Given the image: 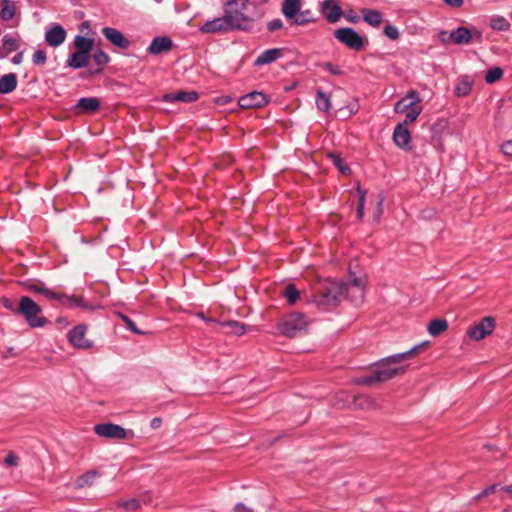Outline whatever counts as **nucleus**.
I'll return each mask as SVG.
<instances>
[{
  "label": "nucleus",
  "mask_w": 512,
  "mask_h": 512,
  "mask_svg": "<svg viewBox=\"0 0 512 512\" xmlns=\"http://www.w3.org/2000/svg\"><path fill=\"white\" fill-rule=\"evenodd\" d=\"M417 349V347H413L409 351L404 353L395 354L389 356L382 361H380L376 368L374 369L377 374V380L379 382H385L389 379H392L398 375L405 373L406 367H392L393 364L401 363L413 356V352Z\"/></svg>",
  "instance_id": "obj_1"
},
{
  "label": "nucleus",
  "mask_w": 512,
  "mask_h": 512,
  "mask_svg": "<svg viewBox=\"0 0 512 512\" xmlns=\"http://www.w3.org/2000/svg\"><path fill=\"white\" fill-rule=\"evenodd\" d=\"M250 0H231L224 6V12L233 30L246 29L251 17L249 15Z\"/></svg>",
  "instance_id": "obj_2"
},
{
  "label": "nucleus",
  "mask_w": 512,
  "mask_h": 512,
  "mask_svg": "<svg viewBox=\"0 0 512 512\" xmlns=\"http://www.w3.org/2000/svg\"><path fill=\"white\" fill-rule=\"evenodd\" d=\"M17 314L24 317L28 325L32 328L43 327L48 320L42 316V308L28 296H22L17 306Z\"/></svg>",
  "instance_id": "obj_3"
},
{
  "label": "nucleus",
  "mask_w": 512,
  "mask_h": 512,
  "mask_svg": "<svg viewBox=\"0 0 512 512\" xmlns=\"http://www.w3.org/2000/svg\"><path fill=\"white\" fill-rule=\"evenodd\" d=\"M24 286L26 287V289L28 291L41 294L48 300H57L62 305L66 306V307H69V308L78 307V306L84 307L83 299L81 297H77L74 295L68 296L65 294L56 293V292L50 290L49 288H47L45 286V284L42 282L25 283Z\"/></svg>",
  "instance_id": "obj_4"
},
{
  "label": "nucleus",
  "mask_w": 512,
  "mask_h": 512,
  "mask_svg": "<svg viewBox=\"0 0 512 512\" xmlns=\"http://www.w3.org/2000/svg\"><path fill=\"white\" fill-rule=\"evenodd\" d=\"M344 299V285L341 282H330L314 296V302L324 308H332Z\"/></svg>",
  "instance_id": "obj_5"
},
{
  "label": "nucleus",
  "mask_w": 512,
  "mask_h": 512,
  "mask_svg": "<svg viewBox=\"0 0 512 512\" xmlns=\"http://www.w3.org/2000/svg\"><path fill=\"white\" fill-rule=\"evenodd\" d=\"M420 97L414 90H410L405 97L399 100L395 106L396 113H406L404 122L412 123L422 112V107L419 105Z\"/></svg>",
  "instance_id": "obj_6"
},
{
  "label": "nucleus",
  "mask_w": 512,
  "mask_h": 512,
  "mask_svg": "<svg viewBox=\"0 0 512 512\" xmlns=\"http://www.w3.org/2000/svg\"><path fill=\"white\" fill-rule=\"evenodd\" d=\"M308 319L300 312H293L284 316L278 325L281 333L286 337H295L308 327Z\"/></svg>",
  "instance_id": "obj_7"
},
{
  "label": "nucleus",
  "mask_w": 512,
  "mask_h": 512,
  "mask_svg": "<svg viewBox=\"0 0 512 512\" xmlns=\"http://www.w3.org/2000/svg\"><path fill=\"white\" fill-rule=\"evenodd\" d=\"M344 285V299L348 298L353 304L363 303L365 297L366 280L363 277L351 276L348 283Z\"/></svg>",
  "instance_id": "obj_8"
},
{
  "label": "nucleus",
  "mask_w": 512,
  "mask_h": 512,
  "mask_svg": "<svg viewBox=\"0 0 512 512\" xmlns=\"http://www.w3.org/2000/svg\"><path fill=\"white\" fill-rule=\"evenodd\" d=\"M334 37L339 42L355 51L362 50L366 43V40L350 27L335 30Z\"/></svg>",
  "instance_id": "obj_9"
},
{
  "label": "nucleus",
  "mask_w": 512,
  "mask_h": 512,
  "mask_svg": "<svg viewBox=\"0 0 512 512\" xmlns=\"http://www.w3.org/2000/svg\"><path fill=\"white\" fill-rule=\"evenodd\" d=\"M495 325V319L491 316H486L468 328L467 336L471 340L480 341L493 333Z\"/></svg>",
  "instance_id": "obj_10"
},
{
  "label": "nucleus",
  "mask_w": 512,
  "mask_h": 512,
  "mask_svg": "<svg viewBox=\"0 0 512 512\" xmlns=\"http://www.w3.org/2000/svg\"><path fill=\"white\" fill-rule=\"evenodd\" d=\"M333 404L338 408L355 405L359 409H365L372 405V401L365 396H352L347 392H339L334 396Z\"/></svg>",
  "instance_id": "obj_11"
},
{
  "label": "nucleus",
  "mask_w": 512,
  "mask_h": 512,
  "mask_svg": "<svg viewBox=\"0 0 512 512\" xmlns=\"http://www.w3.org/2000/svg\"><path fill=\"white\" fill-rule=\"evenodd\" d=\"M481 37V33L475 28L469 29L461 26L450 31V39H452V43L456 45H468L474 39L481 41Z\"/></svg>",
  "instance_id": "obj_12"
},
{
  "label": "nucleus",
  "mask_w": 512,
  "mask_h": 512,
  "mask_svg": "<svg viewBox=\"0 0 512 512\" xmlns=\"http://www.w3.org/2000/svg\"><path fill=\"white\" fill-rule=\"evenodd\" d=\"M87 326L80 324L70 330L68 340L75 348L90 349L93 346V341L86 337Z\"/></svg>",
  "instance_id": "obj_13"
},
{
  "label": "nucleus",
  "mask_w": 512,
  "mask_h": 512,
  "mask_svg": "<svg viewBox=\"0 0 512 512\" xmlns=\"http://www.w3.org/2000/svg\"><path fill=\"white\" fill-rule=\"evenodd\" d=\"M94 430L98 436L104 438L125 439L127 437V431L123 427L112 423L98 424Z\"/></svg>",
  "instance_id": "obj_14"
},
{
  "label": "nucleus",
  "mask_w": 512,
  "mask_h": 512,
  "mask_svg": "<svg viewBox=\"0 0 512 512\" xmlns=\"http://www.w3.org/2000/svg\"><path fill=\"white\" fill-rule=\"evenodd\" d=\"M229 30H233L232 27H230L229 20L224 13L222 17L214 18L213 20L206 21L203 25L200 27V31L202 33H223L227 32Z\"/></svg>",
  "instance_id": "obj_15"
},
{
  "label": "nucleus",
  "mask_w": 512,
  "mask_h": 512,
  "mask_svg": "<svg viewBox=\"0 0 512 512\" xmlns=\"http://www.w3.org/2000/svg\"><path fill=\"white\" fill-rule=\"evenodd\" d=\"M268 102L265 94L261 92H250L239 98L238 103L241 108L251 109L260 108Z\"/></svg>",
  "instance_id": "obj_16"
},
{
  "label": "nucleus",
  "mask_w": 512,
  "mask_h": 512,
  "mask_svg": "<svg viewBox=\"0 0 512 512\" xmlns=\"http://www.w3.org/2000/svg\"><path fill=\"white\" fill-rule=\"evenodd\" d=\"M66 36V31L61 25L53 24L45 32V41L51 47H58L65 41Z\"/></svg>",
  "instance_id": "obj_17"
},
{
  "label": "nucleus",
  "mask_w": 512,
  "mask_h": 512,
  "mask_svg": "<svg viewBox=\"0 0 512 512\" xmlns=\"http://www.w3.org/2000/svg\"><path fill=\"white\" fill-rule=\"evenodd\" d=\"M321 10L330 23H336L343 15L337 0H324L321 4Z\"/></svg>",
  "instance_id": "obj_18"
},
{
  "label": "nucleus",
  "mask_w": 512,
  "mask_h": 512,
  "mask_svg": "<svg viewBox=\"0 0 512 512\" xmlns=\"http://www.w3.org/2000/svg\"><path fill=\"white\" fill-rule=\"evenodd\" d=\"M408 124L409 123L403 121L402 123H399L394 129V142L401 149H409L411 136L407 128Z\"/></svg>",
  "instance_id": "obj_19"
},
{
  "label": "nucleus",
  "mask_w": 512,
  "mask_h": 512,
  "mask_svg": "<svg viewBox=\"0 0 512 512\" xmlns=\"http://www.w3.org/2000/svg\"><path fill=\"white\" fill-rule=\"evenodd\" d=\"M102 33L105 38L112 43L114 46H117L122 49H126L129 47L130 42L127 40L124 35L117 29L111 27H104L102 29Z\"/></svg>",
  "instance_id": "obj_20"
},
{
  "label": "nucleus",
  "mask_w": 512,
  "mask_h": 512,
  "mask_svg": "<svg viewBox=\"0 0 512 512\" xmlns=\"http://www.w3.org/2000/svg\"><path fill=\"white\" fill-rule=\"evenodd\" d=\"M100 100L97 97H83L75 105L77 113H94L100 108Z\"/></svg>",
  "instance_id": "obj_21"
},
{
  "label": "nucleus",
  "mask_w": 512,
  "mask_h": 512,
  "mask_svg": "<svg viewBox=\"0 0 512 512\" xmlns=\"http://www.w3.org/2000/svg\"><path fill=\"white\" fill-rule=\"evenodd\" d=\"M198 99V94L195 91H178L175 93H167L163 96V101L174 102L180 101L190 103Z\"/></svg>",
  "instance_id": "obj_22"
},
{
  "label": "nucleus",
  "mask_w": 512,
  "mask_h": 512,
  "mask_svg": "<svg viewBox=\"0 0 512 512\" xmlns=\"http://www.w3.org/2000/svg\"><path fill=\"white\" fill-rule=\"evenodd\" d=\"M172 48V41L168 37H156L152 40L148 51L150 54L157 55L168 52Z\"/></svg>",
  "instance_id": "obj_23"
},
{
  "label": "nucleus",
  "mask_w": 512,
  "mask_h": 512,
  "mask_svg": "<svg viewBox=\"0 0 512 512\" xmlns=\"http://www.w3.org/2000/svg\"><path fill=\"white\" fill-rule=\"evenodd\" d=\"M282 56V50L279 48L268 49L262 52L255 60L254 64L256 66H262L266 64H270L276 61L278 58Z\"/></svg>",
  "instance_id": "obj_24"
},
{
  "label": "nucleus",
  "mask_w": 512,
  "mask_h": 512,
  "mask_svg": "<svg viewBox=\"0 0 512 512\" xmlns=\"http://www.w3.org/2000/svg\"><path fill=\"white\" fill-rule=\"evenodd\" d=\"M302 8L301 0H283L282 13L287 20H292Z\"/></svg>",
  "instance_id": "obj_25"
},
{
  "label": "nucleus",
  "mask_w": 512,
  "mask_h": 512,
  "mask_svg": "<svg viewBox=\"0 0 512 512\" xmlns=\"http://www.w3.org/2000/svg\"><path fill=\"white\" fill-rule=\"evenodd\" d=\"M89 60L90 54L77 51L69 56L67 65L73 69H80L86 67L89 63Z\"/></svg>",
  "instance_id": "obj_26"
},
{
  "label": "nucleus",
  "mask_w": 512,
  "mask_h": 512,
  "mask_svg": "<svg viewBox=\"0 0 512 512\" xmlns=\"http://www.w3.org/2000/svg\"><path fill=\"white\" fill-rule=\"evenodd\" d=\"M17 86V77L14 73H9L0 78V93L8 94L15 90Z\"/></svg>",
  "instance_id": "obj_27"
},
{
  "label": "nucleus",
  "mask_w": 512,
  "mask_h": 512,
  "mask_svg": "<svg viewBox=\"0 0 512 512\" xmlns=\"http://www.w3.org/2000/svg\"><path fill=\"white\" fill-rule=\"evenodd\" d=\"M0 18L3 21H10L16 13V4L12 0H0Z\"/></svg>",
  "instance_id": "obj_28"
},
{
  "label": "nucleus",
  "mask_w": 512,
  "mask_h": 512,
  "mask_svg": "<svg viewBox=\"0 0 512 512\" xmlns=\"http://www.w3.org/2000/svg\"><path fill=\"white\" fill-rule=\"evenodd\" d=\"M472 85V80L468 76H464L455 86L454 93L459 97L467 96L471 92Z\"/></svg>",
  "instance_id": "obj_29"
},
{
  "label": "nucleus",
  "mask_w": 512,
  "mask_h": 512,
  "mask_svg": "<svg viewBox=\"0 0 512 512\" xmlns=\"http://www.w3.org/2000/svg\"><path fill=\"white\" fill-rule=\"evenodd\" d=\"M93 44V39L84 36L78 35L74 39V46L78 52L90 54V51L93 48Z\"/></svg>",
  "instance_id": "obj_30"
},
{
  "label": "nucleus",
  "mask_w": 512,
  "mask_h": 512,
  "mask_svg": "<svg viewBox=\"0 0 512 512\" xmlns=\"http://www.w3.org/2000/svg\"><path fill=\"white\" fill-rule=\"evenodd\" d=\"M362 14L364 21L373 27L378 26L382 22V14L378 10L363 9Z\"/></svg>",
  "instance_id": "obj_31"
},
{
  "label": "nucleus",
  "mask_w": 512,
  "mask_h": 512,
  "mask_svg": "<svg viewBox=\"0 0 512 512\" xmlns=\"http://www.w3.org/2000/svg\"><path fill=\"white\" fill-rule=\"evenodd\" d=\"M448 323L445 319H434L428 324V332L431 336H438L446 331Z\"/></svg>",
  "instance_id": "obj_32"
},
{
  "label": "nucleus",
  "mask_w": 512,
  "mask_h": 512,
  "mask_svg": "<svg viewBox=\"0 0 512 512\" xmlns=\"http://www.w3.org/2000/svg\"><path fill=\"white\" fill-rule=\"evenodd\" d=\"M281 295L292 305L296 303L297 299L300 297V292L293 284H288L283 291H281Z\"/></svg>",
  "instance_id": "obj_33"
},
{
  "label": "nucleus",
  "mask_w": 512,
  "mask_h": 512,
  "mask_svg": "<svg viewBox=\"0 0 512 512\" xmlns=\"http://www.w3.org/2000/svg\"><path fill=\"white\" fill-rule=\"evenodd\" d=\"M221 326L227 327L229 329V333L241 336L245 333V325L238 321H224L219 323Z\"/></svg>",
  "instance_id": "obj_34"
},
{
  "label": "nucleus",
  "mask_w": 512,
  "mask_h": 512,
  "mask_svg": "<svg viewBox=\"0 0 512 512\" xmlns=\"http://www.w3.org/2000/svg\"><path fill=\"white\" fill-rule=\"evenodd\" d=\"M328 158L331 160L333 165L344 175L350 174V168L345 164L344 160L340 157V155L335 153H329Z\"/></svg>",
  "instance_id": "obj_35"
},
{
  "label": "nucleus",
  "mask_w": 512,
  "mask_h": 512,
  "mask_svg": "<svg viewBox=\"0 0 512 512\" xmlns=\"http://www.w3.org/2000/svg\"><path fill=\"white\" fill-rule=\"evenodd\" d=\"M316 106L320 111L327 112L330 109V98L321 90L316 93Z\"/></svg>",
  "instance_id": "obj_36"
},
{
  "label": "nucleus",
  "mask_w": 512,
  "mask_h": 512,
  "mask_svg": "<svg viewBox=\"0 0 512 512\" xmlns=\"http://www.w3.org/2000/svg\"><path fill=\"white\" fill-rule=\"evenodd\" d=\"M493 30L507 31L510 28L509 21L503 16H494L490 21Z\"/></svg>",
  "instance_id": "obj_37"
},
{
  "label": "nucleus",
  "mask_w": 512,
  "mask_h": 512,
  "mask_svg": "<svg viewBox=\"0 0 512 512\" xmlns=\"http://www.w3.org/2000/svg\"><path fill=\"white\" fill-rule=\"evenodd\" d=\"M314 18L312 12L310 10L300 11L294 18H292L291 22L296 25H305L307 23L313 22Z\"/></svg>",
  "instance_id": "obj_38"
},
{
  "label": "nucleus",
  "mask_w": 512,
  "mask_h": 512,
  "mask_svg": "<svg viewBox=\"0 0 512 512\" xmlns=\"http://www.w3.org/2000/svg\"><path fill=\"white\" fill-rule=\"evenodd\" d=\"M97 473L95 471H89L78 478L76 481V488L81 489L86 486H91Z\"/></svg>",
  "instance_id": "obj_39"
},
{
  "label": "nucleus",
  "mask_w": 512,
  "mask_h": 512,
  "mask_svg": "<svg viewBox=\"0 0 512 512\" xmlns=\"http://www.w3.org/2000/svg\"><path fill=\"white\" fill-rule=\"evenodd\" d=\"M2 46H4V49L13 52L19 48V42L15 36L6 34L2 38Z\"/></svg>",
  "instance_id": "obj_40"
},
{
  "label": "nucleus",
  "mask_w": 512,
  "mask_h": 512,
  "mask_svg": "<svg viewBox=\"0 0 512 512\" xmlns=\"http://www.w3.org/2000/svg\"><path fill=\"white\" fill-rule=\"evenodd\" d=\"M503 76V70L500 67H494L487 71L485 81L488 84H493L500 80Z\"/></svg>",
  "instance_id": "obj_41"
},
{
  "label": "nucleus",
  "mask_w": 512,
  "mask_h": 512,
  "mask_svg": "<svg viewBox=\"0 0 512 512\" xmlns=\"http://www.w3.org/2000/svg\"><path fill=\"white\" fill-rule=\"evenodd\" d=\"M354 383L357 385L371 386V385H374V384L380 383V382H379V380H377V374L374 370L370 376L356 378L354 380Z\"/></svg>",
  "instance_id": "obj_42"
},
{
  "label": "nucleus",
  "mask_w": 512,
  "mask_h": 512,
  "mask_svg": "<svg viewBox=\"0 0 512 512\" xmlns=\"http://www.w3.org/2000/svg\"><path fill=\"white\" fill-rule=\"evenodd\" d=\"M118 506L123 507L127 511H136L140 507V502L133 498L126 501H120Z\"/></svg>",
  "instance_id": "obj_43"
},
{
  "label": "nucleus",
  "mask_w": 512,
  "mask_h": 512,
  "mask_svg": "<svg viewBox=\"0 0 512 512\" xmlns=\"http://www.w3.org/2000/svg\"><path fill=\"white\" fill-rule=\"evenodd\" d=\"M120 318L126 325L127 329H129L130 331H132L133 333L138 334V335L144 334L143 331L139 330L136 327L135 323L129 317H127L126 315L120 314Z\"/></svg>",
  "instance_id": "obj_44"
},
{
  "label": "nucleus",
  "mask_w": 512,
  "mask_h": 512,
  "mask_svg": "<svg viewBox=\"0 0 512 512\" xmlns=\"http://www.w3.org/2000/svg\"><path fill=\"white\" fill-rule=\"evenodd\" d=\"M93 59H94L95 63L100 66H104L109 62V56L104 51H101V50L96 51L93 54Z\"/></svg>",
  "instance_id": "obj_45"
},
{
  "label": "nucleus",
  "mask_w": 512,
  "mask_h": 512,
  "mask_svg": "<svg viewBox=\"0 0 512 512\" xmlns=\"http://www.w3.org/2000/svg\"><path fill=\"white\" fill-rule=\"evenodd\" d=\"M384 34L391 40H396L399 37L398 29L392 25H387L384 27Z\"/></svg>",
  "instance_id": "obj_46"
},
{
  "label": "nucleus",
  "mask_w": 512,
  "mask_h": 512,
  "mask_svg": "<svg viewBox=\"0 0 512 512\" xmlns=\"http://www.w3.org/2000/svg\"><path fill=\"white\" fill-rule=\"evenodd\" d=\"M33 63L36 64V65H41V64H44L47 60V56H46V53L44 50H37L34 54H33Z\"/></svg>",
  "instance_id": "obj_47"
},
{
  "label": "nucleus",
  "mask_w": 512,
  "mask_h": 512,
  "mask_svg": "<svg viewBox=\"0 0 512 512\" xmlns=\"http://www.w3.org/2000/svg\"><path fill=\"white\" fill-rule=\"evenodd\" d=\"M19 458L14 453L10 452L4 459V463L8 466H17Z\"/></svg>",
  "instance_id": "obj_48"
},
{
  "label": "nucleus",
  "mask_w": 512,
  "mask_h": 512,
  "mask_svg": "<svg viewBox=\"0 0 512 512\" xmlns=\"http://www.w3.org/2000/svg\"><path fill=\"white\" fill-rule=\"evenodd\" d=\"M267 27L269 31L273 32L281 29L283 27V22L280 19H273L268 23Z\"/></svg>",
  "instance_id": "obj_49"
},
{
  "label": "nucleus",
  "mask_w": 512,
  "mask_h": 512,
  "mask_svg": "<svg viewBox=\"0 0 512 512\" xmlns=\"http://www.w3.org/2000/svg\"><path fill=\"white\" fill-rule=\"evenodd\" d=\"M496 488H497V485H495V484H494V485H491V486H489V487H487V488H486V489H484V490H483L479 495H477V496L475 497V499H476V500H479V499H480V498H482V497H485V496L490 495L491 493H494V492H495V490H496Z\"/></svg>",
  "instance_id": "obj_50"
},
{
  "label": "nucleus",
  "mask_w": 512,
  "mask_h": 512,
  "mask_svg": "<svg viewBox=\"0 0 512 512\" xmlns=\"http://www.w3.org/2000/svg\"><path fill=\"white\" fill-rule=\"evenodd\" d=\"M439 41L443 44L452 43V39H450V32L440 31L439 32Z\"/></svg>",
  "instance_id": "obj_51"
},
{
  "label": "nucleus",
  "mask_w": 512,
  "mask_h": 512,
  "mask_svg": "<svg viewBox=\"0 0 512 512\" xmlns=\"http://www.w3.org/2000/svg\"><path fill=\"white\" fill-rule=\"evenodd\" d=\"M234 512H254L251 507L246 506L244 503H237L233 509Z\"/></svg>",
  "instance_id": "obj_52"
},
{
  "label": "nucleus",
  "mask_w": 512,
  "mask_h": 512,
  "mask_svg": "<svg viewBox=\"0 0 512 512\" xmlns=\"http://www.w3.org/2000/svg\"><path fill=\"white\" fill-rule=\"evenodd\" d=\"M2 303H3V306L10 310L11 312L17 314V306L14 305V303L12 301H10L9 299L7 298H4L2 300Z\"/></svg>",
  "instance_id": "obj_53"
},
{
  "label": "nucleus",
  "mask_w": 512,
  "mask_h": 512,
  "mask_svg": "<svg viewBox=\"0 0 512 512\" xmlns=\"http://www.w3.org/2000/svg\"><path fill=\"white\" fill-rule=\"evenodd\" d=\"M364 204H365V200L363 198H360L358 200V207H357V218L359 220H362V218L364 216Z\"/></svg>",
  "instance_id": "obj_54"
},
{
  "label": "nucleus",
  "mask_w": 512,
  "mask_h": 512,
  "mask_svg": "<svg viewBox=\"0 0 512 512\" xmlns=\"http://www.w3.org/2000/svg\"><path fill=\"white\" fill-rule=\"evenodd\" d=\"M501 150L505 155L512 156V140L506 141Z\"/></svg>",
  "instance_id": "obj_55"
},
{
  "label": "nucleus",
  "mask_w": 512,
  "mask_h": 512,
  "mask_svg": "<svg viewBox=\"0 0 512 512\" xmlns=\"http://www.w3.org/2000/svg\"><path fill=\"white\" fill-rule=\"evenodd\" d=\"M383 213V199H379L377 202V208L374 216V220H378Z\"/></svg>",
  "instance_id": "obj_56"
},
{
  "label": "nucleus",
  "mask_w": 512,
  "mask_h": 512,
  "mask_svg": "<svg viewBox=\"0 0 512 512\" xmlns=\"http://www.w3.org/2000/svg\"><path fill=\"white\" fill-rule=\"evenodd\" d=\"M448 6L459 8L463 5L464 0H443Z\"/></svg>",
  "instance_id": "obj_57"
},
{
  "label": "nucleus",
  "mask_w": 512,
  "mask_h": 512,
  "mask_svg": "<svg viewBox=\"0 0 512 512\" xmlns=\"http://www.w3.org/2000/svg\"><path fill=\"white\" fill-rule=\"evenodd\" d=\"M23 56H24V53L21 51L19 53H17L13 58H12V63L15 64V65H18L22 62L23 60Z\"/></svg>",
  "instance_id": "obj_58"
},
{
  "label": "nucleus",
  "mask_w": 512,
  "mask_h": 512,
  "mask_svg": "<svg viewBox=\"0 0 512 512\" xmlns=\"http://www.w3.org/2000/svg\"><path fill=\"white\" fill-rule=\"evenodd\" d=\"M325 68L331 72L332 74H339L340 71L338 70V68H336L335 66H333L331 63H325Z\"/></svg>",
  "instance_id": "obj_59"
},
{
  "label": "nucleus",
  "mask_w": 512,
  "mask_h": 512,
  "mask_svg": "<svg viewBox=\"0 0 512 512\" xmlns=\"http://www.w3.org/2000/svg\"><path fill=\"white\" fill-rule=\"evenodd\" d=\"M357 192L359 194V199L363 198L365 200L367 191L365 189H362L359 183L357 184Z\"/></svg>",
  "instance_id": "obj_60"
},
{
  "label": "nucleus",
  "mask_w": 512,
  "mask_h": 512,
  "mask_svg": "<svg viewBox=\"0 0 512 512\" xmlns=\"http://www.w3.org/2000/svg\"><path fill=\"white\" fill-rule=\"evenodd\" d=\"M160 424H161V419L160 418H153L152 421H151V427L153 429L159 428Z\"/></svg>",
  "instance_id": "obj_61"
},
{
  "label": "nucleus",
  "mask_w": 512,
  "mask_h": 512,
  "mask_svg": "<svg viewBox=\"0 0 512 512\" xmlns=\"http://www.w3.org/2000/svg\"><path fill=\"white\" fill-rule=\"evenodd\" d=\"M11 52L4 49V46L0 48V59L6 58Z\"/></svg>",
  "instance_id": "obj_62"
},
{
  "label": "nucleus",
  "mask_w": 512,
  "mask_h": 512,
  "mask_svg": "<svg viewBox=\"0 0 512 512\" xmlns=\"http://www.w3.org/2000/svg\"><path fill=\"white\" fill-rule=\"evenodd\" d=\"M346 18H347L348 21H350L352 23H357L358 22V17H356V16H353V17L346 16Z\"/></svg>",
  "instance_id": "obj_63"
},
{
  "label": "nucleus",
  "mask_w": 512,
  "mask_h": 512,
  "mask_svg": "<svg viewBox=\"0 0 512 512\" xmlns=\"http://www.w3.org/2000/svg\"><path fill=\"white\" fill-rule=\"evenodd\" d=\"M507 493L511 494L512 495V485H509V486H505L503 488Z\"/></svg>",
  "instance_id": "obj_64"
}]
</instances>
